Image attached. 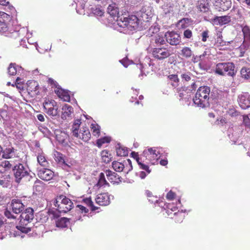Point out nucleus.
Instances as JSON below:
<instances>
[{"mask_svg": "<svg viewBox=\"0 0 250 250\" xmlns=\"http://www.w3.org/2000/svg\"><path fill=\"white\" fill-rule=\"evenodd\" d=\"M210 89L207 86H200L193 99L194 104L198 107L205 108L209 106Z\"/></svg>", "mask_w": 250, "mask_h": 250, "instance_id": "nucleus-1", "label": "nucleus"}, {"mask_svg": "<svg viewBox=\"0 0 250 250\" xmlns=\"http://www.w3.org/2000/svg\"><path fill=\"white\" fill-rule=\"evenodd\" d=\"M21 219L19 225L16 226V228L21 232L27 233L31 231L30 223L34 219V210L28 208H26L20 215Z\"/></svg>", "mask_w": 250, "mask_h": 250, "instance_id": "nucleus-2", "label": "nucleus"}, {"mask_svg": "<svg viewBox=\"0 0 250 250\" xmlns=\"http://www.w3.org/2000/svg\"><path fill=\"white\" fill-rule=\"evenodd\" d=\"M81 124V119L75 120L71 129V133L74 137L87 142L90 139L91 133L87 127H83L80 130Z\"/></svg>", "mask_w": 250, "mask_h": 250, "instance_id": "nucleus-3", "label": "nucleus"}, {"mask_svg": "<svg viewBox=\"0 0 250 250\" xmlns=\"http://www.w3.org/2000/svg\"><path fill=\"white\" fill-rule=\"evenodd\" d=\"M117 21L119 26L123 28L126 27L131 31L136 29L139 24V19L134 15H129L127 17L119 16Z\"/></svg>", "mask_w": 250, "mask_h": 250, "instance_id": "nucleus-4", "label": "nucleus"}, {"mask_svg": "<svg viewBox=\"0 0 250 250\" xmlns=\"http://www.w3.org/2000/svg\"><path fill=\"white\" fill-rule=\"evenodd\" d=\"M10 19L11 17L9 15L4 12L0 11V33H6L7 36L11 34L14 37H21L20 30H14L8 26L7 22Z\"/></svg>", "mask_w": 250, "mask_h": 250, "instance_id": "nucleus-5", "label": "nucleus"}, {"mask_svg": "<svg viewBox=\"0 0 250 250\" xmlns=\"http://www.w3.org/2000/svg\"><path fill=\"white\" fill-rule=\"evenodd\" d=\"M54 205L59 212L66 213L73 208L72 201L63 195L57 196Z\"/></svg>", "mask_w": 250, "mask_h": 250, "instance_id": "nucleus-6", "label": "nucleus"}, {"mask_svg": "<svg viewBox=\"0 0 250 250\" xmlns=\"http://www.w3.org/2000/svg\"><path fill=\"white\" fill-rule=\"evenodd\" d=\"M235 65L233 63L220 62L216 65L215 72L221 76L233 77L235 75Z\"/></svg>", "mask_w": 250, "mask_h": 250, "instance_id": "nucleus-7", "label": "nucleus"}, {"mask_svg": "<svg viewBox=\"0 0 250 250\" xmlns=\"http://www.w3.org/2000/svg\"><path fill=\"white\" fill-rule=\"evenodd\" d=\"M157 149V148L151 147L144 150L140 156V160L146 164L154 165L155 161L158 159V156L160 154V151Z\"/></svg>", "mask_w": 250, "mask_h": 250, "instance_id": "nucleus-8", "label": "nucleus"}, {"mask_svg": "<svg viewBox=\"0 0 250 250\" xmlns=\"http://www.w3.org/2000/svg\"><path fill=\"white\" fill-rule=\"evenodd\" d=\"M167 213L168 216L171 215L172 212L173 213V216L170 218L172 219L175 223H180L182 222L185 218V213L182 211L178 210L177 212H175L177 210V208L175 207L173 204H168L167 206Z\"/></svg>", "mask_w": 250, "mask_h": 250, "instance_id": "nucleus-9", "label": "nucleus"}, {"mask_svg": "<svg viewBox=\"0 0 250 250\" xmlns=\"http://www.w3.org/2000/svg\"><path fill=\"white\" fill-rule=\"evenodd\" d=\"M45 112L50 116L55 117L58 115V106L53 100H46L43 104Z\"/></svg>", "mask_w": 250, "mask_h": 250, "instance_id": "nucleus-10", "label": "nucleus"}, {"mask_svg": "<svg viewBox=\"0 0 250 250\" xmlns=\"http://www.w3.org/2000/svg\"><path fill=\"white\" fill-rule=\"evenodd\" d=\"M152 55L154 58L158 60H163L168 58L171 53L167 48L155 47L152 49Z\"/></svg>", "mask_w": 250, "mask_h": 250, "instance_id": "nucleus-11", "label": "nucleus"}, {"mask_svg": "<svg viewBox=\"0 0 250 250\" xmlns=\"http://www.w3.org/2000/svg\"><path fill=\"white\" fill-rule=\"evenodd\" d=\"M214 8L219 11H226L231 6V0H209Z\"/></svg>", "mask_w": 250, "mask_h": 250, "instance_id": "nucleus-12", "label": "nucleus"}, {"mask_svg": "<svg viewBox=\"0 0 250 250\" xmlns=\"http://www.w3.org/2000/svg\"><path fill=\"white\" fill-rule=\"evenodd\" d=\"M16 181L20 183L21 179L28 174L23 165L19 163L15 165L13 169Z\"/></svg>", "mask_w": 250, "mask_h": 250, "instance_id": "nucleus-13", "label": "nucleus"}, {"mask_svg": "<svg viewBox=\"0 0 250 250\" xmlns=\"http://www.w3.org/2000/svg\"><path fill=\"white\" fill-rule=\"evenodd\" d=\"M165 37L167 42L171 45H178L181 42L180 35L176 32H167Z\"/></svg>", "mask_w": 250, "mask_h": 250, "instance_id": "nucleus-14", "label": "nucleus"}, {"mask_svg": "<svg viewBox=\"0 0 250 250\" xmlns=\"http://www.w3.org/2000/svg\"><path fill=\"white\" fill-rule=\"evenodd\" d=\"M27 91L32 97L36 96L39 93V85L37 81L29 80L27 82Z\"/></svg>", "mask_w": 250, "mask_h": 250, "instance_id": "nucleus-15", "label": "nucleus"}, {"mask_svg": "<svg viewBox=\"0 0 250 250\" xmlns=\"http://www.w3.org/2000/svg\"><path fill=\"white\" fill-rule=\"evenodd\" d=\"M95 200L99 205L106 206L110 203V195L108 193H100L97 195Z\"/></svg>", "mask_w": 250, "mask_h": 250, "instance_id": "nucleus-16", "label": "nucleus"}, {"mask_svg": "<svg viewBox=\"0 0 250 250\" xmlns=\"http://www.w3.org/2000/svg\"><path fill=\"white\" fill-rule=\"evenodd\" d=\"M38 174L41 179L44 181H49L51 180L54 176V172L48 168L40 170L38 172Z\"/></svg>", "mask_w": 250, "mask_h": 250, "instance_id": "nucleus-17", "label": "nucleus"}, {"mask_svg": "<svg viewBox=\"0 0 250 250\" xmlns=\"http://www.w3.org/2000/svg\"><path fill=\"white\" fill-rule=\"evenodd\" d=\"M231 17L226 15L223 16H216L212 19V21L216 25H223L230 22Z\"/></svg>", "mask_w": 250, "mask_h": 250, "instance_id": "nucleus-18", "label": "nucleus"}, {"mask_svg": "<svg viewBox=\"0 0 250 250\" xmlns=\"http://www.w3.org/2000/svg\"><path fill=\"white\" fill-rule=\"evenodd\" d=\"M239 104L242 109H246L250 106V95L248 94L241 95L239 97Z\"/></svg>", "mask_w": 250, "mask_h": 250, "instance_id": "nucleus-19", "label": "nucleus"}, {"mask_svg": "<svg viewBox=\"0 0 250 250\" xmlns=\"http://www.w3.org/2000/svg\"><path fill=\"white\" fill-rule=\"evenodd\" d=\"M55 93L58 96L65 102H69L70 100V97L68 93V91L62 89L60 86L58 87L57 89L54 90Z\"/></svg>", "mask_w": 250, "mask_h": 250, "instance_id": "nucleus-20", "label": "nucleus"}, {"mask_svg": "<svg viewBox=\"0 0 250 250\" xmlns=\"http://www.w3.org/2000/svg\"><path fill=\"white\" fill-rule=\"evenodd\" d=\"M11 206L13 211L16 214L21 212L24 207L21 201L19 200H13Z\"/></svg>", "mask_w": 250, "mask_h": 250, "instance_id": "nucleus-21", "label": "nucleus"}, {"mask_svg": "<svg viewBox=\"0 0 250 250\" xmlns=\"http://www.w3.org/2000/svg\"><path fill=\"white\" fill-rule=\"evenodd\" d=\"M73 112V107L69 105L65 104L62 108V118L66 120L68 117L71 116Z\"/></svg>", "mask_w": 250, "mask_h": 250, "instance_id": "nucleus-22", "label": "nucleus"}, {"mask_svg": "<svg viewBox=\"0 0 250 250\" xmlns=\"http://www.w3.org/2000/svg\"><path fill=\"white\" fill-rule=\"evenodd\" d=\"M196 7L201 12L206 13L209 10V6L207 0H198Z\"/></svg>", "mask_w": 250, "mask_h": 250, "instance_id": "nucleus-23", "label": "nucleus"}, {"mask_svg": "<svg viewBox=\"0 0 250 250\" xmlns=\"http://www.w3.org/2000/svg\"><path fill=\"white\" fill-rule=\"evenodd\" d=\"M132 155H135L136 161L140 166V168L145 170L147 174L150 173L151 170L149 169V167L147 165L148 164L146 163L145 162L142 161L140 160V157H139L137 154L135 152H132Z\"/></svg>", "mask_w": 250, "mask_h": 250, "instance_id": "nucleus-24", "label": "nucleus"}, {"mask_svg": "<svg viewBox=\"0 0 250 250\" xmlns=\"http://www.w3.org/2000/svg\"><path fill=\"white\" fill-rule=\"evenodd\" d=\"M101 159L103 162L108 164L112 160L111 154L107 150L104 149L101 152Z\"/></svg>", "mask_w": 250, "mask_h": 250, "instance_id": "nucleus-25", "label": "nucleus"}, {"mask_svg": "<svg viewBox=\"0 0 250 250\" xmlns=\"http://www.w3.org/2000/svg\"><path fill=\"white\" fill-rule=\"evenodd\" d=\"M176 7L173 4H167L163 5L162 9L165 15H173L175 13Z\"/></svg>", "mask_w": 250, "mask_h": 250, "instance_id": "nucleus-26", "label": "nucleus"}, {"mask_svg": "<svg viewBox=\"0 0 250 250\" xmlns=\"http://www.w3.org/2000/svg\"><path fill=\"white\" fill-rule=\"evenodd\" d=\"M105 172L106 176L107 177L108 180L111 183H115L118 182V180L119 178L116 173L113 172L109 169L106 170Z\"/></svg>", "mask_w": 250, "mask_h": 250, "instance_id": "nucleus-27", "label": "nucleus"}, {"mask_svg": "<svg viewBox=\"0 0 250 250\" xmlns=\"http://www.w3.org/2000/svg\"><path fill=\"white\" fill-rule=\"evenodd\" d=\"M180 55L184 58L189 59L193 56V52L190 47L185 46L181 50Z\"/></svg>", "mask_w": 250, "mask_h": 250, "instance_id": "nucleus-28", "label": "nucleus"}, {"mask_svg": "<svg viewBox=\"0 0 250 250\" xmlns=\"http://www.w3.org/2000/svg\"><path fill=\"white\" fill-rule=\"evenodd\" d=\"M146 194L150 202L154 204H161L163 203V201L160 200L157 196L153 195L152 193L149 190L146 191Z\"/></svg>", "mask_w": 250, "mask_h": 250, "instance_id": "nucleus-29", "label": "nucleus"}, {"mask_svg": "<svg viewBox=\"0 0 250 250\" xmlns=\"http://www.w3.org/2000/svg\"><path fill=\"white\" fill-rule=\"evenodd\" d=\"M96 186L99 188L102 187H105L106 186H109V183L106 181L104 174L103 172L100 173L99 176V179L98 183L96 184Z\"/></svg>", "mask_w": 250, "mask_h": 250, "instance_id": "nucleus-30", "label": "nucleus"}, {"mask_svg": "<svg viewBox=\"0 0 250 250\" xmlns=\"http://www.w3.org/2000/svg\"><path fill=\"white\" fill-rule=\"evenodd\" d=\"M244 35V43L250 45V29L248 26H245L242 29Z\"/></svg>", "mask_w": 250, "mask_h": 250, "instance_id": "nucleus-31", "label": "nucleus"}, {"mask_svg": "<svg viewBox=\"0 0 250 250\" xmlns=\"http://www.w3.org/2000/svg\"><path fill=\"white\" fill-rule=\"evenodd\" d=\"M15 155V149L13 147H10L3 150L2 158L9 159Z\"/></svg>", "mask_w": 250, "mask_h": 250, "instance_id": "nucleus-32", "label": "nucleus"}, {"mask_svg": "<svg viewBox=\"0 0 250 250\" xmlns=\"http://www.w3.org/2000/svg\"><path fill=\"white\" fill-rule=\"evenodd\" d=\"M240 75L243 79L250 81V67H242L240 70Z\"/></svg>", "mask_w": 250, "mask_h": 250, "instance_id": "nucleus-33", "label": "nucleus"}, {"mask_svg": "<svg viewBox=\"0 0 250 250\" xmlns=\"http://www.w3.org/2000/svg\"><path fill=\"white\" fill-rule=\"evenodd\" d=\"M167 78L168 79L169 82L170 84L174 87H176L179 85V79L177 75L171 74L168 76Z\"/></svg>", "mask_w": 250, "mask_h": 250, "instance_id": "nucleus-34", "label": "nucleus"}, {"mask_svg": "<svg viewBox=\"0 0 250 250\" xmlns=\"http://www.w3.org/2000/svg\"><path fill=\"white\" fill-rule=\"evenodd\" d=\"M69 219L65 217H62L56 221V225L58 228H64L67 227Z\"/></svg>", "mask_w": 250, "mask_h": 250, "instance_id": "nucleus-35", "label": "nucleus"}, {"mask_svg": "<svg viewBox=\"0 0 250 250\" xmlns=\"http://www.w3.org/2000/svg\"><path fill=\"white\" fill-rule=\"evenodd\" d=\"M37 160L38 163L43 167H47L48 166V162L47 161L43 154H40L37 156Z\"/></svg>", "mask_w": 250, "mask_h": 250, "instance_id": "nucleus-36", "label": "nucleus"}, {"mask_svg": "<svg viewBox=\"0 0 250 250\" xmlns=\"http://www.w3.org/2000/svg\"><path fill=\"white\" fill-rule=\"evenodd\" d=\"M124 170L123 171L125 173H128L129 171L132 170L133 167L132 166L131 161L127 159L126 160L124 161Z\"/></svg>", "mask_w": 250, "mask_h": 250, "instance_id": "nucleus-37", "label": "nucleus"}, {"mask_svg": "<svg viewBox=\"0 0 250 250\" xmlns=\"http://www.w3.org/2000/svg\"><path fill=\"white\" fill-rule=\"evenodd\" d=\"M113 168L117 172H122L124 170V162L121 163L118 161H113L112 163Z\"/></svg>", "mask_w": 250, "mask_h": 250, "instance_id": "nucleus-38", "label": "nucleus"}, {"mask_svg": "<svg viewBox=\"0 0 250 250\" xmlns=\"http://www.w3.org/2000/svg\"><path fill=\"white\" fill-rule=\"evenodd\" d=\"M82 202L86 205L88 207H90L92 211H95L98 209V207H96L94 206L93 202H92L91 197L83 199Z\"/></svg>", "mask_w": 250, "mask_h": 250, "instance_id": "nucleus-39", "label": "nucleus"}, {"mask_svg": "<svg viewBox=\"0 0 250 250\" xmlns=\"http://www.w3.org/2000/svg\"><path fill=\"white\" fill-rule=\"evenodd\" d=\"M107 12L112 16L114 17L118 14V9L116 6L115 4H110L107 9Z\"/></svg>", "mask_w": 250, "mask_h": 250, "instance_id": "nucleus-40", "label": "nucleus"}, {"mask_svg": "<svg viewBox=\"0 0 250 250\" xmlns=\"http://www.w3.org/2000/svg\"><path fill=\"white\" fill-rule=\"evenodd\" d=\"M64 155L58 151H55L54 154V158L56 162L61 164H65Z\"/></svg>", "mask_w": 250, "mask_h": 250, "instance_id": "nucleus-41", "label": "nucleus"}, {"mask_svg": "<svg viewBox=\"0 0 250 250\" xmlns=\"http://www.w3.org/2000/svg\"><path fill=\"white\" fill-rule=\"evenodd\" d=\"M111 140V138L110 137L105 136L98 139L96 144L98 147H101L103 144L110 143Z\"/></svg>", "mask_w": 250, "mask_h": 250, "instance_id": "nucleus-42", "label": "nucleus"}, {"mask_svg": "<svg viewBox=\"0 0 250 250\" xmlns=\"http://www.w3.org/2000/svg\"><path fill=\"white\" fill-rule=\"evenodd\" d=\"M91 128L93 135L96 137H99L100 135V126L95 124L91 125Z\"/></svg>", "mask_w": 250, "mask_h": 250, "instance_id": "nucleus-43", "label": "nucleus"}, {"mask_svg": "<svg viewBox=\"0 0 250 250\" xmlns=\"http://www.w3.org/2000/svg\"><path fill=\"white\" fill-rule=\"evenodd\" d=\"M116 153L118 156H126L128 155V150L126 147L119 146L116 148Z\"/></svg>", "mask_w": 250, "mask_h": 250, "instance_id": "nucleus-44", "label": "nucleus"}, {"mask_svg": "<svg viewBox=\"0 0 250 250\" xmlns=\"http://www.w3.org/2000/svg\"><path fill=\"white\" fill-rule=\"evenodd\" d=\"M1 163L3 168L5 169L4 172L12 168L14 166L13 163L11 161L5 160L2 162Z\"/></svg>", "mask_w": 250, "mask_h": 250, "instance_id": "nucleus-45", "label": "nucleus"}, {"mask_svg": "<svg viewBox=\"0 0 250 250\" xmlns=\"http://www.w3.org/2000/svg\"><path fill=\"white\" fill-rule=\"evenodd\" d=\"M17 66L15 63H10L8 68V73L10 75L14 76L17 73Z\"/></svg>", "mask_w": 250, "mask_h": 250, "instance_id": "nucleus-46", "label": "nucleus"}, {"mask_svg": "<svg viewBox=\"0 0 250 250\" xmlns=\"http://www.w3.org/2000/svg\"><path fill=\"white\" fill-rule=\"evenodd\" d=\"M188 19H183L179 21L177 23V27L179 29H185L188 27Z\"/></svg>", "mask_w": 250, "mask_h": 250, "instance_id": "nucleus-47", "label": "nucleus"}, {"mask_svg": "<svg viewBox=\"0 0 250 250\" xmlns=\"http://www.w3.org/2000/svg\"><path fill=\"white\" fill-rule=\"evenodd\" d=\"M4 214L8 219L12 221V223L16 221V216L13 215L10 211L6 209Z\"/></svg>", "mask_w": 250, "mask_h": 250, "instance_id": "nucleus-48", "label": "nucleus"}, {"mask_svg": "<svg viewBox=\"0 0 250 250\" xmlns=\"http://www.w3.org/2000/svg\"><path fill=\"white\" fill-rule=\"evenodd\" d=\"M92 13L97 16H102L104 14V11L100 7H93L91 9Z\"/></svg>", "mask_w": 250, "mask_h": 250, "instance_id": "nucleus-49", "label": "nucleus"}, {"mask_svg": "<svg viewBox=\"0 0 250 250\" xmlns=\"http://www.w3.org/2000/svg\"><path fill=\"white\" fill-rule=\"evenodd\" d=\"M155 43L157 45H163L165 43L164 38L158 35L155 37Z\"/></svg>", "mask_w": 250, "mask_h": 250, "instance_id": "nucleus-50", "label": "nucleus"}, {"mask_svg": "<svg viewBox=\"0 0 250 250\" xmlns=\"http://www.w3.org/2000/svg\"><path fill=\"white\" fill-rule=\"evenodd\" d=\"M47 83L52 87H54L56 89H57L58 87H60V85L58 84V83L54 80L52 78H49L48 79Z\"/></svg>", "mask_w": 250, "mask_h": 250, "instance_id": "nucleus-51", "label": "nucleus"}, {"mask_svg": "<svg viewBox=\"0 0 250 250\" xmlns=\"http://www.w3.org/2000/svg\"><path fill=\"white\" fill-rule=\"evenodd\" d=\"M243 123L246 127L250 129V119L248 115L243 116Z\"/></svg>", "mask_w": 250, "mask_h": 250, "instance_id": "nucleus-52", "label": "nucleus"}, {"mask_svg": "<svg viewBox=\"0 0 250 250\" xmlns=\"http://www.w3.org/2000/svg\"><path fill=\"white\" fill-rule=\"evenodd\" d=\"M77 208L79 209V210L78 211V213L80 212H81V213H87L89 211L88 209H87L86 208L81 205H78L77 206Z\"/></svg>", "mask_w": 250, "mask_h": 250, "instance_id": "nucleus-53", "label": "nucleus"}, {"mask_svg": "<svg viewBox=\"0 0 250 250\" xmlns=\"http://www.w3.org/2000/svg\"><path fill=\"white\" fill-rule=\"evenodd\" d=\"M183 35L185 38L190 39L192 36V33L190 30L187 29L184 32Z\"/></svg>", "mask_w": 250, "mask_h": 250, "instance_id": "nucleus-54", "label": "nucleus"}, {"mask_svg": "<svg viewBox=\"0 0 250 250\" xmlns=\"http://www.w3.org/2000/svg\"><path fill=\"white\" fill-rule=\"evenodd\" d=\"M208 33L209 31L208 30L204 31L202 34V41L204 42L207 41V39L208 38Z\"/></svg>", "mask_w": 250, "mask_h": 250, "instance_id": "nucleus-55", "label": "nucleus"}, {"mask_svg": "<svg viewBox=\"0 0 250 250\" xmlns=\"http://www.w3.org/2000/svg\"><path fill=\"white\" fill-rule=\"evenodd\" d=\"M175 193L170 190L167 193L166 197L168 200H173L175 198Z\"/></svg>", "mask_w": 250, "mask_h": 250, "instance_id": "nucleus-56", "label": "nucleus"}, {"mask_svg": "<svg viewBox=\"0 0 250 250\" xmlns=\"http://www.w3.org/2000/svg\"><path fill=\"white\" fill-rule=\"evenodd\" d=\"M7 184V181L5 180V178L3 177L0 178V186L3 187H6Z\"/></svg>", "mask_w": 250, "mask_h": 250, "instance_id": "nucleus-57", "label": "nucleus"}, {"mask_svg": "<svg viewBox=\"0 0 250 250\" xmlns=\"http://www.w3.org/2000/svg\"><path fill=\"white\" fill-rule=\"evenodd\" d=\"M181 77L186 81H189L191 79L190 76L188 74L186 73L183 74L181 75Z\"/></svg>", "mask_w": 250, "mask_h": 250, "instance_id": "nucleus-58", "label": "nucleus"}, {"mask_svg": "<svg viewBox=\"0 0 250 250\" xmlns=\"http://www.w3.org/2000/svg\"><path fill=\"white\" fill-rule=\"evenodd\" d=\"M227 123V120L225 118H221L220 120L218 121V124L221 125H224Z\"/></svg>", "mask_w": 250, "mask_h": 250, "instance_id": "nucleus-59", "label": "nucleus"}, {"mask_svg": "<svg viewBox=\"0 0 250 250\" xmlns=\"http://www.w3.org/2000/svg\"><path fill=\"white\" fill-rule=\"evenodd\" d=\"M229 113L231 116H237L238 115V112L234 110H230Z\"/></svg>", "mask_w": 250, "mask_h": 250, "instance_id": "nucleus-60", "label": "nucleus"}, {"mask_svg": "<svg viewBox=\"0 0 250 250\" xmlns=\"http://www.w3.org/2000/svg\"><path fill=\"white\" fill-rule=\"evenodd\" d=\"M37 119L41 122L44 121V117L43 114H39L37 115Z\"/></svg>", "mask_w": 250, "mask_h": 250, "instance_id": "nucleus-61", "label": "nucleus"}, {"mask_svg": "<svg viewBox=\"0 0 250 250\" xmlns=\"http://www.w3.org/2000/svg\"><path fill=\"white\" fill-rule=\"evenodd\" d=\"M168 161L167 159H162L160 161V164L163 166H166L167 165Z\"/></svg>", "mask_w": 250, "mask_h": 250, "instance_id": "nucleus-62", "label": "nucleus"}, {"mask_svg": "<svg viewBox=\"0 0 250 250\" xmlns=\"http://www.w3.org/2000/svg\"><path fill=\"white\" fill-rule=\"evenodd\" d=\"M183 88H181V89H179L178 90L179 97L181 98V99L183 98L184 96V89H182Z\"/></svg>", "mask_w": 250, "mask_h": 250, "instance_id": "nucleus-63", "label": "nucleus"}, {"mask_svg": "<svg viewBox=\"0 0 250 250\" xmlns=\"http://www.w3.org/2000/svg\"><path fill=\"white\" fill-rule=\"evenodd\" d=\"M40 127V130L43 133H47L49 131L48 129L46 127L41 126Z\"/></svg>", "mask_w": 250, "mask_h": 250, "instance_id": "nucleus-64", "label": "nucleus"}]
</instances>
